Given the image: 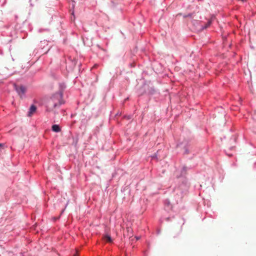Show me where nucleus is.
I'll list each match as a JSON object with an SVG mask.
<instances>
[{
  "label": "nucleus",
  "mask_w": 256,
  "mask_h": 256,
  "mask_svg": "<svg viewBox=\"0 0 256 256\" xmlns=\"http://www.w3.org/2000/svg\"><path fill=\"white\" fill-rule=\"evenodd\" d=\"M62 94L61 92L54 94L47 102V110L49 112H53L55 108L60 106L62 103Z\"/></svg>",
  "instance_id": "obj_1"
},
{
  "label": "nucleus",
  "mask_w": 256,
  "mask_h": 256,
  "mask_svg": "<svg viewBox=\"0 0 256 256\" xmlns=\"http://www.w3.org/2000/svg\"><path fill=\"white\" fill-rule=\"evenodd\" d=\"M14 87L16 91H17L20 96H22L23 94H24L26 90V87L23 86H14Z\"/></svg>",
  "instance_id": "obj_2"
},
{
  "label": "nucleus",
  "mask_w": 256,
  "mask_h": 256,
  "mask_svg": "<svg viewBox=\"0 0 256 256\" xmlns=\"http://www.w3.org/2000/svg\"><path fill=\"white\" fill-rule=\"evenodd\" d=\"M36 107L34 106V105H32L30 108L28 114V116H31L32 114H34V112H36Z\"/></svg>",
  "instance_id": "obj_3"
},
{
  "label": "nucleus",
  "mask_w": 256,
  "mask_h": 256,
  "mask_svg": "<svg viewBox=\"0 0 256 256\" xmlns=\"http://www.w3.org/2000/svg\"><path fill=\"white\" fill-rule=\"evenodd\" d=\"M52 130L54 132H60V127L58 124H53L52 126Z\"/></svg>",
  "instance_id": "obj_4"
},
{
  "label": "nucleus",
  "mask_w": 256,
  "mask_h": 256,
  "mask_svg": "<svg viewBox=\"0 0 256 256\" xmlns=\"http://www.w3.org/2000/svg\"><path fill=\"white\" fill-rule=\"evenodd\" d=\"M104 239L106 242H112V238L110 237V235L104 236Z\"/></svg>",
  "instance_id": "obj_5"
},
{
  "label": "nucleus",
  "mask_w": 256,
  "mask_h": 256,
  "mask_svg": "<svg viewBox=\"0 0 256 256\" xmlns=\"http://www.w3.org/2000/svg\"><path fill=\"white\" fill-rule=\"evenodd\" d=\"M211 23H212V21H210V20H209V21H208V22L206 24V26H205V27L204 28H202V30H204V29H206V28H208V26H209L210 25Z\"/></svg>",
  "instance_id": "obj_6"
},
{
  "label": "nucleus",
  "mask_w": 256,
  "mask_h": 256,
  "mask_svg": "<svg viewBox=\"0 0 256 256\" xmlns=\"http://www.w3.org/2000/svg\"><path fill=\"white\" fill-rule=\"evenodd\" d=\"M9 256H16L15 254H14L10 253V254H9Z\"/></svg>",
  "instance_id": "obj_7"
},
{
  "label": "nucleus",
  "mask_w": 256,
  "mask_h": 256,
  "mask_svg": "<svg viewBox=\"0 0 256 256\" xmlns=\"http://www.w3.org/2000/svg\"><path fill=\"white\" fill-rule=\"evenodd\" d=\"M183 170H184L185 171L186 170V168H184V167L183 168Z\"/></svg>",
  "instance_id": "obj_8"
},
{
  "label": "nucleus",
  "mask_w": 256,
  "mask_h": 256,
  "mask_svg": "<svg viewBox=\"0 0 256 256\" xmlns=\"http://www.w3.org/2000/svg\"><path fill=\"white\" fill-rule=\"evenodd\" d=\"M186 154L188 153V152H187V151H186Z\"/></svg>",
  "instance_id": "obj_9"
},
{
  "label": "nucleus",
  "mask_w": 256,
  "mask_h": 256,
  "mask_svg": "<svg viewBox=\"0 0 256 256\" xmlns=\"http://www.w3.org/2000/svg\"><path fill=\"white\" fill-rule=\"evenodd\" d=\"M242 1H246V0H242Z\"/></svg>",
  "instance_id": "obj_10"
},
{
  "label": "nucleus",
  "mask_w": 256,
  "mask_h": 256,
  "mask_svg": "<svg viewBox=\"0 0 256 256\" xmlns=\"http://www.w3.org/2000/svg\"><path fill=\"white\" fill-rule=\"evenodd\" d=\"M0 146H2V144H0Z\"/></svg>",
  "instance_id": "obj_11"
},
{
  "label": "nucleus",
  "mask_w": 256,
  "mask_h": 256,
  "mask_svg": "<svg viewBox=\"0 0 256 256\" xmlns=\"http://www.w3.org/2000/svg\"><path fill=\"white\" fill-rule=\"evenodd\" d=\"M74 256H76V255H75Z\"/></svg>",
  "instance_id": "obj_12"
}]
</instances>
